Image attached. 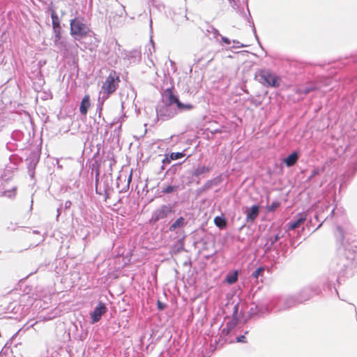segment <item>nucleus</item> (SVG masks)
<instances>
[{
    "label": "nucleus",
    "instance_id": "1",
    "mask_svg": "<svg viewBox=\"0 0 357 357\" xmlns=\"http://www.w3.org/2000/svg\"><path fill=\"white\" fill-rule=\"evenodd\" d=\"M120 82L119 73L115 70H111L101 87L100 93H102V98L107 99L113 94L118 89Z\"/></svg>",
    "mask_w": 357,
    "mask_h": 357
},
{
    "label": "nucleus",
    "instance_id": "2",
    "mask_svg": "<svg viewBox=\"0 0 357 357\" xmlns=\"http://www.w3.org/2000/svg\"><path fill=\"white\" fill-rule=\"evenodd\" d=\"M70 35L76 40L86 38L90 32V29L84 22V19L82 17L72 19L70 22Z\"/></svg>",
    "mask_w": 357,
    "mask_h": 357
},
{
    "label": "nucleus",
    "instance_id": "3",
    "mask_svg": "<svg viewBox=\"0 0 357 357\" xmlns=\"http://www.w3.org/2000/svg\"><path fill=\"white\" fill-rule=\"evenodd\" d=\"M255 76L259 82L266 86L278 87L280 85V77L270 70L259 69L257 71Z\"/></svg>",
    "mask_w": 357,
    "mask_h": 357
},
{
    "label": "nucleus",
    "instance_id": "4",
    "mask_svg": "<svg viewBox=\"0 0 357 357\" xmlns=\"http://www.w3.org/2000/svg\"><path fill=\"white\" fill-rule=\"evenodd\" d=\"M165 96L167 98L168 105H171L176 104L179 110H190L193 106L191 104H183L182 103L178 98L174 94V88H169L165 89Z\"/></svg>",
    "mask_w": 357,
    "mask_h": 357
},
{
    "label": "nucleus",
    "instance_id": "5",
    "mask_svg": "<svg viewBox=\"0 0 357 357\" xmlns=\"http://www.w3.org/2000/svg\"><path fill=\"white\" fill-rule=\"evenodd\" d=\"M107 310L105 304L102 302H99L93 312L91 314L92 323L98 322L101 319V317L106 313Z\"/></svg>",
    "mask_w": 357,
    "mask_h": 357
},
{
    "label": "nucleus",
    "instance_id": "6",
    "mask_svg": "<svg viewBox=\"0 0 357 357\" xmlns=\"http://www.w3.org/2000/svg\"><path fill=\"white\" fill-rule=\"evenodd\" d=\"M172 212V207L169 205H163L160 208L157 209L154 214L153 219L154 222H157L159 220L164 219L167 217L169 214Z\"/></svg>",
    "mask_w": 357,
    "mask_h": 357
},
{
    "label": "nucleus",
    "instance_id": "7",
    "mask_svg": "<svg viewBox=\"0 0 357 357\" xmlns=\"http://www.w3.org/2000/svg\"><path fill=\"white\" fill-rule=\"evenodd\" d=\"M319 89V87L317 86L314 82H307L305 87H299L296 89V93L298 95H307L309 93Z\"/></svg>",
    "mask_w": 357,
    "mask_h": 357
},
{
    "label": "nucleus",
    "instance_id": "8",
    "mask_svg": "<svg viewBox=\"0 0 357 357\" xmlns=\"http://www.w3.org/2000/svg\"><path fill=\"white\" fill-rule=\"evenodd\" d=\"M306 215L304 213H299L297 215L296 220L290 222L288 224V229L289 230H294L298 228L301 224H303L306 220Z\"/></svg>",
    "mask_w": 357,
    "mask_h": 357
},
{
    "label": "nucleus",
    "instance_id": "9",
    "mask_svg": "<svg viewBox=\"0 0 357 357\" xmlns=\"http://www.w3.org/2000/svg\"><path fill=\"white\" fill-rule=\"evenodd\" d=\"M259 213V207L257 205H253L250 211L246 214V220L248 222H254L258 217Z\"/></svg>",
    "mask_w": 357,
    "mask_h": 357
},
{
    "label": "nucleus",
    "instance_id": "10",
    "mask_svg": "<svg viewBox=\"0 0 357 357\" xmlns=\"http://www.w3.org/2000/svg\"><path fill=\"white\" fill-rule=\"evenodd\" d=\"M91 106L89 95H85L81 102L79 111L82 114L86 115L88 112V109Z\"/></svg>",
    "mask_w": 357,
    "mask_h": 357
},
{
    "label": "nucleus",
    "instance_id": "11",
    "mask_svg": "<svg viewBox=\"0 0 357 357\" xmlns=\"http://www.w3.org/2000/svg\"><path fill=\"white\" fill-rule=\"evenodd\" d=\"M298 160V155L297 153L294 152L286 158L284 159V162L287 167H291L294 165Z\"/></svg>",
    "mask_w": 357,
    "mask_h": 357
},
{
    "label": "nucleus",
    "instance_id": "12",
    "mask_svg": "<svg viewBox=\"0 0 357 357\" xmlns=\"http://www.w3.org/2000/svg\"><path fill=\"white\" fill-rule=\"evenodd\" d=\"M185 156V153L183 152H176V153H172L169 155H165V158L164 160L165 162L167 163H170L172 160H175L180 159Z\"/></svg>",
    "mask_w": 357,
    "mask_h": 357
},
{
    "label": "nucleus",
    "instance_id": "13",
    "mask_svg": "<svg viewBox=\"0 0 357 357\" xmlns=\"http://www.w3.org/2000/svg\"><path fill=\"white\" fill-rule=\"evenodd\" d=\"M185 225V220L183 217L178 218L172 225L169 227L171 231H175L177 228L182 227Z\"/></svg>",
    "mask_w": 357,
    "mask_h": 357
},
{
    "label": "nucleus",
    "instance_id": "14",
    "mask_svg": "<svg viewBox=\"0 0 357 357\" xmlns=\"http://www.w3.org/2000/svg\"><path fill=\"white\" fill-rule=\"evenodd\" d=\"M214 222L215 225L220 228H223L227 225L225 219L219 216L215 218Z\"/></svg>",
    "mask_w": 357,
    "mask_h": 357
},
{
    "label": "nucleus",
    "instance_id": "15",
    "mask_svg": "<svg viewBox=\"0 0 357 357\" xmlns=\"http://www.w3.org/2000/svg\"><path fill=\"white\" fill-rule=\"evenodd\" d=\"M52 22V28H55L60 25V21L59 17L55 11H52L51 14Z\"/></svg>",
    "mask_w": 357,
    "mask_h": 357
},
{
    "label": "nucleus",
    "instance_id": "16",
    "mask_svg": "<svg viewBox=\"0 0 357 357\" xmlns=\"http://www.w3.org/2000/svg\"><path fill=\"white\" fill-rule=\"evenodd\" d=\"M209 170H210L209 167H207L205 166L199 167L195 169V171L194 172V175L197 176L201 174L208 172Z\"/></svg>",
    "mask_w": 357,
    "mask_h": 357
},
{
    "label": "nucleus",
    "instance_id": "17",
    "mask_svg": "<svg viewBox=\"0 0 357 357\" xmlns=\"http://www.w3.org/2000/svg\"><path fill=\"white\" fill-rule=\"evenodd\" d=\"M178 189V185H168L162 189V192L164 194H169L176 192Z\"/></svg>",
    "mask_w": 357,
    "mask_h": 357
},
{
    "label": "nucleus",
    "instance_id": "18",
    "mask_svg": "<svg viewBox=\"0 0 357 357\" xmlns=\"http://www.w3.org/2000/svg\"><path fill=\"white\" fill-rule=\"evenodd\" d=\"M238 280V274L236 271L233 274L227 275L226 280L229 284H234Z\"/></svg>",
    "mask_w": 357,
    "mask_h": 357
},
{
    "label": "nucleus",
    "instance_id": "19",
    "mask_svg": "<svg viewBox=\"0 0 357 357\" xmlns=\"http://www.w3.org/2000/svg\"><path fill=\"white\" fill-rule=\"evenodd\" d=\"M280 204L279 202H273L271 204L267 206V210L269 212H274L280 206Z\"/></svg>",
    "mask_w": 357,
    "mask_h": 357
},
{
    "label": "nucleus",
    "instance_id": "20",
    "mask_svg": "<svg viewBox=\"0 0 357 357\" xmlns=\"http://www.w3.org/2000/svg\"><path fill=\"white\" fill-rule=\"evenodd\" d=\"M264 271V267H259L255 271H254L252 273V278H254L255 279H257L259 275H262Z\"/></svg>",
    "mask_w": 357,
    "mask_h": 357
},
{
    "label": "nucleus",
    "instance_id": "21",
    "mask_svg": "<svg viewBox=\"0 0 357 357\" xmlns=\"http://www.w3.org/2000/svg\"><path fill=\"white\" fill-rule=\"evenodd\" d=\"M61 38V33H54V43L55 44H62V42H60Z\"/></svg>",
    "mask_w": 357,
    "mask_h": 357
},
{
    "label": "nucleus",
    "instance_id": "22",
    "mask_svg": "<svg viewBox=\"0 0 357 357\" xmlns=\"http://www.w3.org/2000/svg\"><path fill=\"white\" fill-rule=\"evenodd\" d=\"M236 341L238 342H243V343L247 342L245 336L244 335H240V336L237 337H236Z\"/></svg>",
    "mask_w": 357,
    "mask_h": 357
},
{
    "label": "nucleus",
    "instance_id": "23",
    "mask_svg": "<svg viewBox=\"0 0 357 357\" xmlns=\"http://www.w3.org/2000/svg\"><path fill=\"white\" fill-rule=\"evenodd\" d=\"M319 174V170L318 169H315L312 171L310 176H309V179H312L315 176Z\"/></svg>",
    "mask_w": 357,
    "mask_h": 357
},
{
    "label": "nucleus",
    "instance_id": "24",
    "mask_svg": "<svg viewBox=\"0 0 357 357\" xmlns=\"http://www.w3.org/2000/svg\"><path fill=\"white\" fill-rule=\"evenodd\" d=\"M54 33H61V26L53 28Z\"/></svg>",
    "mask_w": 357,
    "mask_h": 357
},
{
    "label": "nucleus",
    "instance_id": "25",
    "mask_svg": "<svg viewBox=\"0 0 357 357\" xmlns=\"http://www.w3.org/2000/svg\"><path fill=\"white\" fill-rule=\"evenodd\" d=\"M158 307L159 310H163L165 307V305L161 303L160 301H158Z\"/></svg>",
    "mask_w": 357,
    "mask_h": 357
},
{
    "label": "nucleus",
    "instance_id": "26",
    "mask_svg": "<svg viewBox=\"0 0 357 357\" xmlns=\"http://www.w3.org/2000/svg\"><path fill=\"white\" fill-rule=\"evenodd\" d=\"M222 40L227 45H229L231 43L230 40L226 37H222Z\"/></svg>",
    "mask_w": 357,
    "mask_h": 357
},
{
    "label": "nucleus",
    "instance_id": "27",
    "mask_svg": "<svg viewBox=\"0 0 357 357\" xmlns=\"http://www.w3.org/2000/svg\"><path fill=\"white\" fill-rule=\"evenodd\" d=\"M131 179H132V174H130V176H128V183H130L131 181ZM128 185H129V183H128Z\"/></svg>",
    "mask_w": 357,
    "mask_h": 357
}]
</instances>
